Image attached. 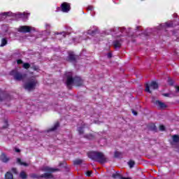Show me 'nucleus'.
<instances>
[{"mask_svg": "<svg viewBox=\"0 0 179 179\" xmlns=\"http://www.w3.org/2000/svg\"><path fill=\"white\" fill-rule=\"evenodd\" d=\"M37 85H38V81H37V80L31 79L30 81L24 85V87L25 90H29V92H30V90H34Z\"/></svg>", "mask_w": 179, "mask_h": 179, "instance_id": "3", "label": "nucleus"}, {"mask_svg": "<svg viewBox=\"0 0 179 179\" xmlns=\"http://www.w3.org/2000/svg\"><path fill=\"white\" fill-rule=\"evenodd\" d=\"M31 69H33V71H40V67L37 65H33L31 67Z\"/></svg>", "mask_w": 179, "mask_h": 179, "instance_id": "30", "label": "nucleus"}, {"mask_svg": "<svg viewBox=\"0 0 179 179\" xmlns=\"http://www.w3.org/2000/svg\"><path fill=\"white\" fill-rule=\"evenodd\" d=\"M168 83L170 86H173L174 85V80L171 78H168Z\"/></svg>", "mask_w": 179, "mask_h": 179, "instance_id": "31", "label": "nucleus"}, {"mask_svg": "<svg viewBox=\"0 0 179 179\" xmlns=\"http://www.w3.org/2000/svg\"><path fill=\"white\" fill-rule=\"evenodd\" d=\"M17 164H20V166H24V167H28L29 164L22 162L20 158H17Z\"/></svg>", "mask_w": 179, "mask_h": 179, "instance_id": "15", "label": "nucleus"}, {"mask_svg": "<svg viewBox=\"0 0 179 179\" xmlns=\"http://www.w3.org/2000/svg\"><path fill=\"white\" fill-rule=\"evenodd\" d=\"M17 65H20V64H23V61L22 59H17Z\"/></svg>", "mask_w": 179, "mask_h": 179, "instance_id": "40", "label": "nucleus"}, {"mask_svg": "<svg viewBox=\"0 0 179 179\" xmlns=\"http://www.w3.org/2000/svg\"><path fill=\"white\" fill-rule=\"evenodd\" d=\"M122 156V152L115 151L114 154V157L116 158L121 157Z\"/></svg>", "mask_w": 179, "mask_h": 179, "instance_id": "28", "label": "nucleus"}, {"mask_svg": "<svg viewBox=\"0 0 179 179\" xmlns=\"http://www.w3.org/2000/svg\"><path fill=\"white\" fill-rule=\"evenodd\" d=\"M23 68L24 69H29V68H30V64H29V63H24L23 64Z\"/></svg>", "mask_w": 179, "mask_h": 179, "instance_id": "33", "label": "nucleus"}, {"mask_svg": "<svg viewBox=\"0 0 179 179\" xmlns=\"http://www.w3.org/2000/svg\"><path fill=\"white\" fill-rule=\"evenodd\" d=\"M45 171H47L48 173H55V171H59V169L50 168L48 166H46L45 168Z\"/></svg>", "mask_w": 179, "mask_h": 179, "instance_id": "14", "label": "nucleus"}, {"mask_svg": "<svg viewBox=\"0 0 179 179\" xmlns=\"http://www.w3.org/2000/svg\"><path fill=\"white\" fill-rule=\"evenodd\" d=\"M92 173H93V172H92V171H87L85 173V174H86L87 177H91Z\"/></svg>", "mask_w": 179, "mask_h": 179, "instance_id": "37", "label": "nucleus"}, {"mask_svg": "<svg viewBox=\"0 0 179 179\" xmlns=\"http://www.w3.org/2000/svg\"><path fill=\"white\" fill-rule=\"evenodd\" d=\"M165 26H166V27H173V22H166Z\"/></svg>", "mask_w": 179, "mask_h": 179, "instance_id": "36", "label": "nucleus"}, {"mask_svg": "<svg viewBox=\"0 0 179 179\" xmlns=\"http://www.w3.org/2000/svg\"><path fill=\"white\" fill-rule=\"evenodd\" d=\"M113 57V54L110 52L108 53V58H111Z\"/></svg>", "mask_w": 179, "mask_h": 179, "instance_id": "44", "label": "nucleus"}, {"mask_svg": "<svg viewBox=\"0 0 179 179\" xmlns=\"http://www.w3.org/2000/svg\"><path fill=\"white\" fill-rule=\"evenodd\" d=\"M15 152H16L17 153H20V150L18 148H15Z\"/></svg>", "mask_w": 179, "mask_h": 179, "instance_id": "43", "label": "nucleus"}, {"mask_svg": "<svg viewBox=\"0 0 179 179\" xmlns=\"http://www.w3.org/2000/svg\"><path fill=\"white\" fill-rule=\"evenodd\" d=\"M73 163L74 166H79L83 163V159H76L74 161H73Z\"/></svg>", "mask_w": 179, "mask_h": 179, "instance_id": "17", "label": "nucleus"}, {"mask_svg": "<svg viewBox=\"0 0 179 179\" xmlns=\"http://www.w3.org/2000/svg\"><path fill=\"white\" fill-rule=\"evenodd\" d=\"M141 1H143V0H141Z\"/></svg>", "mask_w": 179, "mask_h": 179, "instance_id": "52", "label": "nucleus"}, {"mask_svg": "<svg viewBox=\"0 0 179 179\" xmlns=\"http://www.w3.org/2000/svg\"><path fill=\"white\" fill-rule=\"evenodd\" d=\"M137 29H139V27H137Z\"/></svg>", "mask_w": 179, "mask_h": 179, "instance_id": "51", "label": "nucleus"}, {"mask_svg": "<svg viewBox=\"0 0 179 179\" xmlns=\"http://www.w3.org/2000/svg\"><path fill=\"white\" fill-rule=\"evenodd\" d=\"M156 106H158V107H159V108H167V105H166V103L157 100L155 101Z\"/></svg>", "mask_w": 179, "mask_h": 179, "instance_id": "12", "label": "nucleus"}, {"mask_svg": "<svg viewBox=\"0 0 179 179\" xmlns=\"http://www.w3.org/2000/svg\"><path fill=\"white\" fill-rule=\"evenodd\" d=\"M150 88L153 90H156V89H159V85L157 84V83H156V81L151 82L150 85H145V92H148V93H152Z\"/></svg>", "mask_w": 179, "mask_h": 179, "instance_id": "4", "label": "nucleus"}, {"mask_svg": "<svg viewBox=\"0 0 179 179\" xmlns=\"http://www.w3.org/2000/svg\"><path fill=\"white\" fill-rule=\"evenodd\" d=\"M6 44H8V40L6 39V38H3L1 39V43L0 45V47H5Z\"/></svg>", "mask_w": 179, "mask_h": 179, "instance_id": "23", "label": "nucleus"}, {"mask_svg": "<svg viewBox=\"0 0 179 179\" xmlns=\"http://www.w3.org/2000/svg\"><path fill=\"white\" fill-rule=\"evenodd\" d=\"M84 138L85 139H89L90 141H93V139H94V135L92 134H85L84 135Z\"/></svg>", "mask_w": 179, "mask_h": 179, "instance_id": "18", "label": "nucleus"}, {"mask_svg": "<svg viewBox=\"0 0 179 179\" xmlns=\"http://www.w3.org/2000/svg\"><path fill=\"white\" fill-rule=\"evenodd\" d=\"M11 171L13 174H19V173L17 172V169L16 168H12Z\"/></svg>", "mask_w": 179, "mask_h": 179, "instance_id": "35", "label": "nucleus"}, {"mask_svg": "<svg viewBox=\"0 0 179 179\" xmlns=\"http://www.w3.org/2000/svg\"><path fill=\"white\" fill-rule=\"evenodd\" d=\"M176 92H179V86H176Z\"/></svg>", "mask_w": 179, "mask_h": 179, "instance_id": "46", "label": "nucleus"}, {"mask_svg": "<svg viewBox=\"0 0 179 179\" xmlns=\"http://www.w3.org/2000/svg\"><path fill=\"white\" fill-rule=\"evenodd\" d=\"M113 45L115 48H121V45H122L121 41H118V40L114 41Z\"/></svg>", "mask_w": 179, "mask_h": 179, "instance_id": "16", "label": "nucleus"}, {"mask_svg": "<svg viewBox=\"0 0 179 179\" xmlns=\"http://www.w3.org/2000/svg\"><path fill=\"white\" fill-rule=\"evenodd\" d=\"M99 30L97 29H94V30H89L87 32V34H89V36H96V34H97Z\"/></svg>", "mask_w": 179, "mask_h": 179, "instance_id": "21", "label": "nucleus"}, {"mask_svg": "<svg viewBox=\"0 0 179 179\" xmlns=\"http://www.w3.org/2000/svg\"><path fill=\"white\" fill-rule=\"evenodd\" d=\"M112 177L114 179H117V178L121 179V177H122V176H121V174L118 173V172H116L115 173L112 174Z\"/></svg>", "mask_w": 179, "mask_h": 179, "instance_id": "25", "label": "nucleus"}, {"mask_svg": "<svg viewBox=\"0 0 179 179\" xmlns=\"http://www.w3.org/2000/svg\"><path fill=\"white\" fill-rule=\"evenodd\" d=\"M75 83V77L73 78L72 76H66V86L68 89H72V84Z\"/></svg>", "mask_w": 179, "mask_h": 179, "instance_id": "5", "label": "nucleus"}, {"mask_svg": "<svg viewBox=\"0 0 179 179\" xmlns=\"http://www.w3.org/2000/svg\"><path fill=\"white\" fill-rule=\"evenodd\" d=\"M162 96H164V97H169V96H170V94L164 93V94H162Z\"/></svg>", "mask_w": 179, "mask_h": 179, "instance_id": "42", "label": "nucleus"}, {"mask_svg": "<svg viewBox=\"0 0 179 179\" xmlns=\"http://www.w3.org/2000/svg\"><path fill=\"white\" fill-rule=\"evenodd\" d=\"M59 127V122H56V123L54 124V126H53L52 128H50V129H49V131H57V129H58Z\"/></svg>", "mask_w": 179, "mask_h": 179, "instance_id": "19", "label": "nucleus"}, {"mask_svg": "<svg viewBox=\"0 0 179 179\" xmlns=\"http://www.w3.org/2000/svg\"><path fill=\"white\" fill-rule=\"evenodd\" d=\"M41 178L51 179L54 178V176L50 173H45L41 175Z\"/></svg>", "mask_w": 179, "mask_h": 179, "instance_id": "13", "label": "nucleus"}, {"mask_svg": "<svg viewBox=\"0 0 179 179\" xmlns=\"http://www.w3.org/2000/svg\"><path fill=\"white\" fill-rule=\"evenodd\" d=\"M29 177L33 179H36V178L38 179V178H41V175H37L36 173H31L29 175Z\"/></svg>", "mask_w": 179, "mask_h": 179, "instance_id": "24", "label": "nucleus"}, {"mask_svg": "<svg viewBox=\"0 0 179 179\" xmlns=\"http://www.w3.org/2000/svg\"><path fill=\"white\" fill-rule=\"evenodd\" d=\"M5 99V97L3 96V92L0 90V103Z\"/></svg>", "mask_w": 179, "mask_h": 179, "instance_id": "34", "label": "nucleus"}, {"mask_svg": "<svg viewBox=\"0 0 179 179\" xmlns=\"http://www.w3.org/2000/svg\"><path fill=\"white\" fill-rule=\"evenodd\" d=\"M87 156L89 159L93 160L94 162H97L101 164H104V163H107V157L104 155V153L101 152L97 151H91L87 152Z\"/></svg>", "mask_w": 179, "mask_h": 179, "instance_id": "1", "label": "nucleus"}, {"mask_svg": "<svg viewBox=\"0 0 179 179\" xmlns=\"http://www.w3.org/2000/svg\"><path fill=\"white\" fill-rule=\"evenodd\" d=\"M130 169H132V167H134L135 166V161L133 160H130L128 163Z\"/></svg>", "mask_w": 179, "mask_h": 179, "instance_id": "29", "label": "nucleus"}, {"mask_svg": "<svg viewBox=\"0 0 179 179\" xmlns=\"http://www.w3.org/2000/svg\"><path fill=\"white\" fill-rule=\"evenodd\" d=\"M3 15H4V16H8V15H9V13L5 12V13H3Z\"/></svg>", "mask_w": 179, "mask_h": 179, "instance_id": "47", "label": "nucleus"}, {"mask_svg": "<svg viewBox=\"0 0 179 179\" xmlns=\"http://www.w3.org/2000/svg\"><path fill=\"white\" fill-rule=\"evenodd\" d=\"M55 34H60V36H62L60 39L62 40V38H65L66 37V34H68V33L63 31L61 33H55Z\"/></svg>", "mask_w": 179, "mask_h": 179, "instance_id": "26", "label": "nucleus"}, {"mask_svg": "<svg viewBox=\"0 0 179 179\" xmlns=\"http://www.w3.org/2000/svg\"><path fill=\"white\" fill-rule=\"evenodd\" d=\"M17 31L19 33H24V34H26V33H30V31H31V27H29L27 25L20 26L17 29Z\"/></svg>", "mask_w": 179, "mask_h": 179, "instance_id": "7", "label": "nucleus"}, {"mask_svg": "<svg viewBox=\"0 0 179 179\" xmlns=\"http://www.w3.org/2000/svg\"><path fill=\"white\" fill-rule=\"evenodd\" d=\"M150 131H153L154 132H156L157 131V127H156V124H152L149 126Z\"/></svg>", "mask_w": 179, "mask_h": 179, "instance_id": "22", "label": "nucleus"}, {"mask_svg": "<svg viewBox=\"0 0 179 179\" xmlns=\"http://www.w3.org/2000/svg\"><path fill=\"white\" fill-rule=\"evenodd\" d=\"M62 163H60V164H59V166H62Z\"/></svg>", "mask_w": 179, "mask_h": 179, "instance_id": "50", "label": "nucleus"}, {"mask_svg": "<svg viewBox=\"0 0 179 179\" xmlns=\"http://www.w3.org/2000/svg\"><path fill=\"white\" fill-rule=\"evenodd\" d=\"M120 179H131V178H124V177H120Z\"/></svg>", "mask_w": 179, "mask_h": 179, "instance_id": "48", "label": "nucleus"}, {"mask_svg": "<svg viewBox=\"0 0 179 179\" xmlns=\"http://www.w3.org/2000/svg\"><path fill=\"white\" fill-rule=\"evenodd\" d=\"M74 83L76 86H82L83 85V80L80 77H75Z\"/></svg>", "mask_w": 179, "mask_h": 179, "instance_id": "10", "label": "nucleus"}, {"mask_svg": "<svg viewBox=\"0 0 179 179\" xmlns=\"http://www.w3.org/2000/svg\"><path fill=\"white\" fill-rule=\"evenodd\" d=\"M60 9L64 13H68L71 10V3L67 2L62 3Z\"/></svg>", "mask_w": 179, "mask_h": 179, "instance_id": "6", "label": "nucleus"}, {"mask_svg": "<svg viewBox=\"0 0 179 179\" xmlns=\"http://www.w3.org/2000/svg\"><path fill=\"white\" fill-rule=\"evenodd\" d=\"M9 127V124L8 123V120H4V125L3 126V129H6Z\"/></svg>", "mask_w": 179, "mask_h": 179, "instance_id": "32", "label": "nucleus"}, {"mask_svg": "<svg viewBox=\"0 0 179 179\" xmlns=\"http://www.w3.org/2000/svg\"><path fill=\"white\" fill-rule=\"evenodd\" d=\"M85 128H86V124L83 123L81 127H78L77 131L79 135H83L85 134Z\"/></svg>", "mask_w": 179, "mask_h": 179, "instance_id": "11", "label": "nucleus"}, {"mask_svg": "<svg viewBox=\"0 0 179 179\" xmlns=\"http://www.w3.org/2000/svg\"><path fill=\"white\" fill-rule=\"evenodd\" d=\"M131 112H132V114H134V115H138V112H136L135 110L132 109Z\"/></svg>", "mask_w": 179, "mask_h": 179, "instance_id": "41", "label": "nucleus"}, {"mask_svg": "<svg viewBox=\"0 0 179 179\" xmlns=\"http://www.w3.org/2000/svg\"><path fill=\"white\" fill-rule=\"evenodd\" d=\"M0 160L3 163H8V162H9L10 159L6 156V154H5L4 152H2L1 155H0Z\"/></svg>", "mask_w": 179, "mask_h": 179, "instance_id": "9", "label": "nucleus"}, {"mask_svg": "<svg viewBox=\"0 0 179 179\" xmlns=\"http://www.w3.org/2000/svg\"><path fill=\"white\" fill-rule=\"evenodd\" d=\"M87 10H90V12H92V10H93V6H88Z\"/></svg>", "mask_w": 179, "mask_h": 179, "instance_id": "39", "label": "nucleus"}, {"mask_svg": "<svg viewBox=\"0 0 179 179\" xmlns=\"http://www.w3.org/2000/svg\"><path fill=\"white\" fill-rule=\"evenodd\" d=\"M57 9L59 10V9H61V8L58 7Z\"/></svg>", "mask_w": 179, "mask_h": 179, "instance_id": "49", "label": "nucleus"}, {"mask_svg": "<svg viewBox=\"0 0 179 179\" xmlns=\"http://www.w3.org/2000/svg\"><path fill=\"white\" fill-rule=\"evenodd\" d=\"M78 59V56L75 55L73 52L69 53L68 62H76V59Z\"/></svg>", "mask_w": 179, "mask_h": 179, "instance_id": "8", "label": "nucleus"}, {"mask_svg": "<svg viewBox=\"0 0 179 179\" xmlns=\"http://www.w3.org/2000/svg\"><path fill=\"white\" fill-rule=\"evenodd\" d=\"M20 177L22 179H26L27 178V174H26L25 171H22L20 173Z\"/></svg>", "mask_w": 179, "mask_h": 179, "instance_id": "27", "label": "nucleus"}, {"mask_svg": "<svg viewBox=\"0 0 179 179\" xmlns=\"http://www.w3.org/2000/svg\"><path fill=\"white\" fill-rule=\"evenodd\" d=\"M172 139H173V142L174 143H178V142H179V136H178V134H174L173 136H172Z\"/></svg>", "mask_w": 179, "mask_h": 179, "instance_id": "20", "label": "nucleus"}, {"mask_svg": "<svg viewBox=\"0 0 179 179\" xmlns=\"http://www.w3.org/2000/svg\"><path fill=\"white\" fill-rule=\"evenodd\" d=\"M10 75L11 76H13L15 80H18V81L23 80V79L26 78V74H22L17 69L12 70L10 72Z\"/></svg>", "mask_w": 179, "mask_h": 179, "instance_id": "2", "label": "nucleus"}, {"mask_svg": "<svg viewBox=\"0 0 179 179\" xmlns=\"http://www.w3.org/2000/svg\"><path fill=\"white\" fill-rule=\"evenodd\" d=\"M166 127H164V125H160L159 126V131H165Z\"/></svg>", "mask_w": 179, "mask_h": 179, "instance_id": "38", "label": "nucleus"}, {"mask_svg": "<svg viewBox=\"0 0 179 179\" xmlns=\"http://www.w3.org/2000/svg\"><path fill=\"white\" fill-rule=\"evenodd\" d=\"M120 31L121 33H124V31H125V28H121Z\"/></svg>", "mask_w": 179, "mask_h": 179, "instance_id": "45", "label": "nucleus"}]
</instances>
